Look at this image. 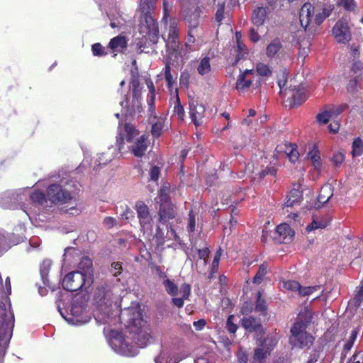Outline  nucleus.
Wrapping results in <instances>:
<instances>
[{
    "label": "nucleus",
    "mask_w": 363,
    "mask_h": 363,
    "mask_svg": "<svg viewBox=\"0 0 363 363\" xmlns=\"http://www.w3.org/2000/svg\"><path fill=\"white\" fill-rule=\"evenodd\" d=\"M78 184L72 180L62 179L57 183L51 184L46 194L40 191L29 194L30 199L35 205L47 208L53 204H63L72 199V194L79 190Z\"/></svg>",
    "instance_id": "1"
},
{
    "label": "nucleus",
    "mask_w": 363,
    "mask_h": 363,
    "mask_svg": "<svg viewBox=\"0 0 363 363\" xmlns=\"http://www.w3.org/2000/svg\"><path fill=\"white\" fill-rule=\"evenodd\" d=\"M139 134V131L130 123L119 125L116 136L118 152L130 150L135 157H141L147 150L149 140L147 135Z\"/></svg>",
    "instance_id": "2"
},
{
    "label": "nucleus",
    "mask_w": 363,
    "mask_h": 363,
    "mask_svg": "<svg viewBox=\"0 0 363 363\" xmlns=\"http://www.w3.org/2000/svg\"><path fill=\"white\" fill-rule=\"evenodd\" d=\"M155 1L156 0H140V9L143 14L140 33L143 37L138 43V47L140 52H147L148 51H145V49L157 42L159 29L157 24L152 16Z\"/></svg>",
    "instance_id": "3"
},
{
    "label": "nucleus",
    "mask_w": 363,
    "mask_h": 363,
    "mask_svg": "<svg viewBox=\"0 0 363 363\" xmlns=\"http://www.w3.org/2000/svg\"><path fill=\"white\" fill-rule=\"evenodd\" d=\"M131 314L128 318V329L131 338L140 347H145L150 343L151 339V331L146 321L141 317L136 308L125 309L122 316Z\"/></svg>",
    "instance_id": "4"
},
{
    "label": "nucleus",
    "mask_w": 363,
    "mask_h": 363,
    "mask_svg": "<svg viewBox=\"0 0 363 363\" xmlns=\"http://www.w3.org/2000/svg\"><path fill=\"white\" fill-rule=\"evenodd\" d=\"M115 287L109 283L101 284L97 288L94 295V300L99 308L96 314L95 320L100 324L109 323L110 307L114 298Z\"/></svg>",
    "instance_id": "5"
},
{
    "label": "nucleus",
    "mask_w": 363,
    "mask_h": 363,
    "mask_svg": "<svg viewBox=\"0 0 363 363\" xmlns=\"http://www.w3.org/2000/svg\"><path fill=\"white\" fill-rule=\"evenodd\" d=\"M9 306L0 302V352H5L9 342L12 336L14 325V316Z\"/></svg>",
    "instance_id": "6"
},
{
    "label": "nucleus",
    "mask_w": 363,
    "mask_h": 363,
    "mask_svg": "<svg viewBox=\"0 0 363 363\" xmlns=\"http://www.w3.org/2000/svg\"><path fill=\"white\" fill-rule=\"evenodd\" d=\"M130 87L132 89L133 94L131 101L127 99L121 101L122 112L125 116H133L140 113L142 110L141 91L139 88V82L138 79H133L130 82Z\"/></svg>",
    "instance_id": "7"
},
{
    "label": "nucleus",
    "mask_w": 363,
    "mask_h": 363,
    "mask_svg": "<svg viewBox=\"0 0 363 363\" xmlns=\"http://www.w3.org/2000/svg\"><path fill=\"white\" fill-rule=\"evenodd\" d=\"M306 329L299 326L298 324H293L290 330L291 336L289 337V343L292 347L309 348L313 345L315 337L308 333Z\"/></svg>",
    "instance_id": "8"
},
{
    "label": "nucleus",
    "mask_w": 363,
    "mask_h": 363,
    "mask_svg": "<svg viewBox=\"0 0 363 363\" xmlns=\"http://www.w3.org/2000/svg\"><path fill=\"white\" fill-rule=\"evenodd\" d=\"M86 277L76 271L67 274L62 281L64 289L69 291H77L80 289L87 291L93 283L87 284Z\"/></svg>",
    "instance_id": "9"
},
{
    "label": "nucleus",
    "mask_w": 363,
    "mask_h": 363,
    "mask_svg": "<svg viewBox=\"0 0 363 363\" xmlns=\"http://www.w3.org/2000/svg\"><path fill=\"white\" fill-rule=\"evenodd\" d=\"M59 311L64 319L69 324L81 325L88 323L90 318L86 315L82 305L73 303L69 312H63L60 308Z\"/></svg>",
    "instance_id": "10"
},
{
    "label": "nucleus",
    "mask_w": 363,
    "mask_h": 363,
    "mask_svg": "<svg viewBox=\"0 0 363 363\" xmlns=\"http://www.w3.org/2000/svg\"><path fill=\"white\" fill-rule=\"evenodd\" d=\"M178 26L179 21L176 18H169L167 47L169 56L174 55L175 57L180 55L179 52L176 49L178 47V40L180 35Z\"/></svg>",
    "instance_id": "11"
},
{
    "label": "nucleus",
    "mask_w": 363,
    "mask_h": 363,
    "mask_svg": "<svg viewBox=\"0 0 363 363\" xmlns=\"http://www.w3.org/2000/svg\"><path fill=\"white\" fill-rule=\"evenodd\" d=\"M28 189L6 191L0 194V206L4 208H11L16 203H21L26 196H29Z\"/></svg>",
    "instance_id": "12"
},
{
    "label": "nucleus",
    "mask_w": 363,
    "mask_h": 363,
    "mask_svg": "<svg viewBox=\"0 0 363 363\" xmlns=\"http://www.w3.org/2000/svg\"><path fill=\"white\" fill-rule=\"evenodd\" d=\"M108 342L116 353L124 356L130 355L129 345L121 333L115 330L111 331V337Z\"/></svg>",
    "instance_id": "13"
},
{
    "label": "nucleus",
    "mask_w": 363,
    "mask_h": 363,
    "mask_svg": "<svg viewBox=\"0 0 363 363\" xmlns=\"http://www.w3.org/2000/svg\"><path fill=\"white\" fill-rule=\"evenodd\" d=\"M240 324L247 332L256 333L255 337L257 341L259 340L264 334L260 318L253 316H244L240 320Z\"/></svg>",
    "instance_id": "14"
},
{
    "label": "nucleus",
    "mask_w": 363,
    "mask_h": 363,
    "mask_svg": "<svg viewBox=\"0 0 363 363\" xmlns=\"http://www.w3.org/2000/svg\"><path fill=\"white\" fill-rule=\"evenodd\" d=\"M333 33L335 40L345 44L351 40V32L347 19L342 18L338 20L333 28Z\"/></svg>",
    "instance_id": "15"
},
{
    "label": "nucleus",
    "mask_w": 363,
    "mask_h": 363,
    "mask_svg": "<svg viewBox=\"0 0 363 363\" xmlns=\"http://www.w3.org/2000/svg\"><path fill=\"white\" fill-rule=\"evenodd\" d=\"M315 9L311 3H305L299 11V20L301 26L306 30L311 25L315 24Z\"/></svg>",
    "instance_id": "16"
},
{
    "label": "nucleus",
    "mask_w": 363,
    "mask_h": 363,
    "mask_svg": "<svg viewBox=\"0 0 363 363\" xmlns=\"http://www.w3.org/2000/svg\"><path fill=\"white\" fill-rule=\"evenodd\" d=\"M255 74L253 69H246L244 71H240L235 84L236 89L240 92L244 93L249 89L252 85Z\"/></svg>",
    "instance_id": "17"
},
{
    "label": "nucleus",
    "mask_w": 363,
    "mask_h": 363,
    "mask_svg": "<svg viewBox=\"0 0 363 363\" xmlns=\"http://www.w3.org/2000/svg\"><path fill=\"white\" fill-rule=\"evenodd\" d=\"M202 13V9L200 7H196L194 11H189L184 15V21L188 30L199 31Z\"/></svg>",
    "instance_id": "18"
},
{
    "label": "nucleus",
    "mask_w": 363,
    "mask_h": 363,
    "mask_svg": "<svg viewBox=\"0 0 363 363\" xmlns=\"http://www.w3.org/2000/svg\"><path fill=\"white\" fill-rule=\"evenodd\" d=\"M206 108L203 104L191 102L189 104V116L196 126L203 124Z\"/></svg>",
    "instance_id": "19"
},
{
    "label": "nucleus",
    "mask_w": 363,
    "mask_h": 363,
    "mask_svg": "<svg viewBox=\"0 0 363 363\" xmlns=\"http://www.w3.org/2000/svg\"><path fill=\"white\" fill-rule=\"evenodd\" d=\"M76 272L81 273L86 277L87 284L94 282L93 264L91 259L89 257L82 258L78 265V269Z\"/></svg>",
    "instance_id": "20"
},
{
    "label": "nucleus",
    "mask_w": 363,
    "mask_h": 363,
    "mask_svg": "<svg viewBox=\"0 0 363 363\" xmlns=\"http://www.w3.org/2000/svg\"><path fill=\"white\" fill-rule=\"evenodd\" d=\"M334 9L335 4L328 2L324 3L320 9L315 10V25L320 26L332 14Z\"/></svg>",
    "instance_id": "21"
},
{
    "label": "nucleus",
    "mask_w": 363,
    "mask_h": 363,
    "mask_svg": "<svg viewBox=\"0 0 363 363\" xmlns=\"http://www.w3.org/2000/svg\"><path fill=\"white\" fill-rule=\"evenodd\" d=\"M135 207L140 225L144 229L150 225L151 218L149 208L143 202L137 203Z\"/></svg>",
    "instance_id": "22"
},
{
    "label": "nucleus",
    "mask_w": 363,
    "mask_h": 363,
    "mask_svg": "<svg viewBox=\"0 0 363 363\" xmlns=\"http://www.w3.org/2000/svg\"><path fill=\"white\" fill-rule=\"evenodd\" d=\"M176 213L172 203L160 204L159 221L162 224H167V222L175 217Z\"/></svg>",
    "instance_id": "23"
},
{
    "label": "nucleus",
    "mask_w": 363,
    "mask_h": 363,
    "mask_svg": "<svg viewBox=\"0 0 363 363\" xmlns=\"http://www.w3.org/2000/svg\"><path fill=\"white\" fill-rule=\"evenodd\" d=\"M270 13L271 10L267 7H257L252 13V23L257 26H262Z\"/></svg>",
    "instance_id": "24"
},
{
    "label": "nucleus",
    "mask_w": 363,
    "mask_h": 363,
    "mask_svg": "<svg viewBox=\"0 0 363 363\" xmlns=\"http://www.w3.org/2000/svg\"><path fill=\"white\" fill-rule=\"evenodd\" d=\"M184 358V356H175L172 351L164 350L155 358V362L156 363H178Z\"/></svg>",
    "instance_id": "25"
},
{
    "label": "nucleus",
    "mask_w": 363,
    "mask_h": 363,
    "mask_svg": "<svg viewBox=\"0 0 363 363\" xmlns=\"http://www.w3.org/2000/svg\"><path fill=\"white\" fill-rule=\"evenodd\" d=\"M332 196V186L330 184L323 186L320 189V194L318 196L317 202H315L314 205V208H320L323 206V204L327 203Z\"/></svg>",
    "instance_id": "26"
},
{
    "label": "nucleus",
    "mask_w": 363,
    "mask_h": 363,
    "mask_svg": "<svg viewBox=\"0 0 363 363\" xmlns=\"http://www.w3.org/2000/svg\"><path fill=\"white\" fill-rule=\"evenodd\" d=\"M262 337H261L257 342H259L260 346L264 347L271 352L277 345L279 340V333L275 331L274 333L268 334L262 340Z\"/></svg>",
    "instance_id": "27"
},
{
    "label": "nucleus",
    "mask_w": 363,
    "mask_h": 363,
    "mask_svg": "<svg viewBox=\"0 0 363 363\" xmlns=\"http://www.w3.org/2000/svg\"><path fill=\"white\" fill-rule=\"evenodd\" d=\"M312 319V311L307 308H304L299 312L297 320L294 324H298L299 326L307 328L311 325Z\"/></svg>",
    "instance_id": "28"
},
{
    "label": "nucleus",
    "mask_w": 363,
    "mask_h": 363,
    "mask_svg": "<svg viewBox=\"0 0 363 363\" xmlns=\"http://www.w3.org/2000/svg\"><path fill=\"white\" fill-rule=\"evenodd\" d=\"M199 31L188 30L185 48L187 52L199 50L200 46L197 43L196 37H199Z\"/></svg>",
    "instance_id": "29"
},
{
    "label": "nucleus",
    "mask_w": 363,
    "mask_h": 363,
    "mask_svg": "<svg viewBox=\"0 0 363 363\" xmlns=\"http://www.w3.org/2000/svg\"><path fill=\"white\" fill-rule=\"evenodd\" d=\"M291 104L293 106H299L308 98V92L303 86H298L294 90Z\"/></svg>",
    "instance_id": "30"
},
{
    "label": "nucleus",
    "mask_w": 363,
    "mask_h": 363,
    "mask_svg": "<svg viewBox=\"0 0 363 363\" xmlns=\"http://www.w3.org/2000/svg\"><path fill=\"white\" fill-rule=\"evenodd\" d=\"M118 152V150L116 152V149L113 147L108 148L107 152H103L99 158L95 160V166L101 167L106 165L108 162H111L113 158L116 157Z\"/></svg>",
    "instance_id": "31"
},
{
    "label": "nucleus",
    "mask_w": 363,
    "mask_h": 363,
    "mask_svg": "<svg viewBox=\"0 0 363 363\" xmlns=\"http://www.w3.org/2000/svg\"><path fill=\"white\" fill-rule=\"evenodd\" d=\"M303 199V193L301 190L294 188L289 194L285 203L286 207H294L300 204Z\"/></svg>",
    "instance_id": "32"
},
{
    "label": "nucleus",
    "mask_w": 363,
    "mask_h": 363,
    "mask_svg": "<svg viewBox=\"0 0 363 363\" xmlns=\"http://www.w3.org/2000/svg\"><path fill=\"white\" fill-rule=\"evenodd\" d=\"M282 49V43L279 38H275L267 45L266 48V55L270 58L273 59Z\"/></svg>",
    "instance_id": "33"
},
{
    "label": "nucleus",
    "mask_w": 363,
    "mask_h": 363,
    "mask_svg": "<svg viewBox=\"0 0 363 363\" xmlns=\"http://www.w3.org/2000/svg\"><path fill=\"white\" fill-rule=\"evenodd\" d=\"M113 52H120L127 46V41L124 36H116L112 38L108 44Z\"/></svg>",
    "instance_id": "34"
},
{
    "label": "nucleus",
    "mask_w": 363,
    "mask_h": 363,
    "mask_svg": "<svg viewBox=\"0 0 363 363\" xmlns=\"http://www.w3.org/2000/svg\"><path fill=\"white\" fill-rule=\"evenodd\" d=\"M210 61L211 59L208 56H206L200 60L197 67V72L200 75L204 76L206 74H208L211 72V66Z\"/></svg>",
    "instance_id": "35"
},
{
    "label": "nucleus",
    "mask_w": 363,
    "mask_h": 363,
    "mask_svg": "<svg viewBox=\"0 0 363 363\" xmlns=\"http://www.w3.org/2000/svg\"><path fill=\"white\" fill-rule=\"evenodd\" d=\"M52 262L50 259H45L40 265V273L45 286H49L48 274Z\"/></svg>",
    "instance_id": "36"
},
{
    "label": "nucleus",
    "mask_w": 363,
    "mask_h": 363,
    "mask_svg": "<svg viewBox=\"0 0 363 363\" xmlns=\"http://www.w3.org/2000/svg\"><path fill=\"white\" fill-rule=\"evenodd\" d=\"M168 58L169 60L166 63L164 72L167 87L171 91L172 89L173 88V84L175 83V77H174V76L171 74L170 65L172 64L171 62L172 56H168Z\"/></svg>",
    "instance_id": "37"
},
{
    "label": "nucleus",
    "mask_w": 363,
    "mask_h": 363,
    "mask_svg": "<svg viewBox=\"0 0 363 363\" xmlns=\"http://www.w3.org/2000/svg\"><path fill=\"white\" fill-rule=\"evenodd\" d=\"M170 186L169 184H164L159 190L158 199L160 204L170 203L169 201Z\"/></svg>",
    "instance_id": "38"
},
{
    "label": "nucleus",
    "mask_w": 363,
    "mask_h": 363,
    "mask_svg": "<svg viewBox=\"0 0 363 363\" xmlns=\"http://www.w3.org/2000/svg\"><path fill=\"white\" fill-rule=\"evenodd\" d=\"M308 157L313 162L315 169H319L321 165L319 151L316 145H313L308 154Z\"/></svg>",
    "instance_id": "39"
},
{
    "label": "nucleus",
    "mask_w": 363,
    "mask_h": 363,
    "mask_svg": "<svg viewBox=\"0 0 363 363\" xmlns=\"http://www.w3.org/2000/svg\"><path fill=\"white\" fill-rule=\"evenodd\" d=\"M329 221L327 219H318L313 217V221L307 226L306 230L308 232H311L317 229H323L327 227Z\"/></svg>",
    "instance_id": "40"
},
{
    "label": "nucleus",
    "mask_w": 363,
    "mask_h": 363,
    "mask_svg": "<svg viewBox=\"0 0 363 363\" xmlns=\"http://www.w3.org/2000/svg\"><path fill=\"white\" fill-rule=\"evenodd\" d=\"M270 353L271 352H269V350L260 346L259 344V347L255 350L253 357L254 360L256 362H262L270 354Z\"/></svg>",
    "instance_id": "41"
},
{
    "label": "nucleus",
    "mask_w": 363,
    "mask_h": 363,
    "mask_svg": "<svg viewBox=\"0 0 363 363\" xmlns=\"http://www.w3.org/2000/svg\"><path fill=\"white\" fill-rule=\"evenodd\" d=\"M255 310L265 315L267 311V304L266 301L262 298L261 292H258L256 296V304Z\"/></svg>",
    "instance_id": "42"
},
{
    "label": "nucleus",
    "mask_w": 363,
    "mask_h": 363,
    "mask_svg": "<svg viewBox=\"0 0 363 363\" xmlns=\"http://www.w3.org/2000/svg\"><path fill=\"white\" fill-rule=\"evenodd\" d=\"M276 230L280 236H283L284 239H286L288 236L292 237L294 235V232L291 227L286 223L279 225L277 227Z\"/></svg>",
    "instance_id": "43"
},
{
    "label": "nucleus",
    "mask_w": 363,
    "mask_h": 363,
    "mask_svg": "<svg viewBox=\"0 0 363 363\" xmlns=\"http://www.w3.org/2000/svg\"><path fill=\"white\" fill-rule=\"evenodd\" d=\"M166 292L172 296H175L178 294V286L170 279H166L163 281Z\"/></svg>",
    "instance_id": "44"
},
{
    "label": "nucleus",
    "mask_w": 363,
    "mask_h": 363,
    "mask_svg": "<svg viewBox=\"0 0 363 363\" xmlns=\"http://www.w3.org/2000/svg\"><path fill=\"white\" fill-rule=\"evenodd\" d=\"M267 272V266L266 264L263 263L259 266L257 272L256 273L255 276L252 279V282L256 284H259L262 281Z\"/></svg>",
    "instance_id": "45"
},
{
    "label": "nucleus",
    "mask_w": 363,
    "mask_h": 363,
    "mask_svg": "<svg viewBox=\"0 0 363 363\" xmlns=\"http://www.w3.org/2000/svg\"><path fill=\"white\" fill-rule=\"evenodd\" d=\"M363 153V140L357 138L352 143V154L353 157L360 156Z\"/></svg>",
    "instance_id": "46"
},
{
    "label": "nucleus",
    "mask_w": 363,
    "mask_h": 363,
    "mask_svg": "<svg viewBox=\"0 0 363 363\" xmlns=\"http://www.w3.org/2000/svg\"><path fill=\"white\" fill-rule=\"evenodd\" d=\"M257 73L262 77H269L272 74V71L271 67L264 63L259 62L256 65Z\"/></svg>",
    "instance_id": "47"
},
{
    "label": "nucleus",
    "mask_w": 363,
    "mask_h": 363,
    "mask_svg": "<svg viewBox=\"0 0 363 363\" xmlns=\"http://www.w3.org/2000/svg\"><path fill=\"white\" fill-rule=\"evenodd\" d=\"M164 128V120L162 118H158L152 125V135L158 138L162 134Z\"/></svg>",
    "instance_id": "48"
},
{
    "label": "nucleus",
    "mask_w": 363,
    "mask_h": 363,
    "mask_svg": "<svg viewBox=\"0 0 363 363\" xmlns=\"http://www.w3.org/2000/svg\"><path fill=\"white\" fill-rule=\"evenodd\" d=\"M333 116V115L330 109L328 111H323L317 115L316 120L318 123L325 125L328 123Z\"/></svg>",
    "instance_id": "49"
},
{
    "label": "nucleus",
    "mask_w": 363,
    "mask_h": 363,
    "mask_svg": "<svg viewBox=\"0 0 363 363\" xmlns=\"http://www.w3.org/2000/svg\"><path fill=\"white\" fill-rule=\"evenodd\" d=\"M320 286L319 285L312 286H302L300 285V289L298 290V294L301 296H306L312 294L313 292L319 290Z\"/></svg>",
    "instance_id": "50"
},
{
    "label": "nucleus",
    "mask_w": 363,
    "mask_h": 363,
    "mask_svg": "<svg viewBox=\"0 0 363 363\" xmlns=\"http://www.w3.org/2000/svg\"><path fill=\"white\" fill-rule=\"evenodd\" d=\"M236 52L238 60L244 58L247 55V49L242 41L236 42Z\"/></svg>",
    "instance_id": "51"
},
{
    "label": "nucleus",
    "mask_w": 363,
    "mask_h": 363,
    "mask_svg": "<svg viewBox=\"0 0 363 363\" xmlns=\"http://www.w3.org/2000/svg\"><path fill=\"white\" fill-rule=\"evenodd\" d=\"M362 69L363 64L360 61H354L352 63L351 72L355 75V77L362 78Z\"/></svg>",
    "instance_id": "52"
},
{
    "label": "nucleus",
    "mask_w": 363,
    "mask_h": 363,
    "mask_svg": "<svg viewBox=\"0 0 363 363\" xmlns=\"http://www.w3.org/2000/svg\"><path fill=\"white\" fill-rule=\"evenodd\" d=\"M300 284L296 281L289 280L283 282V287L289 291H297L300 289Z\"/></svg>",
    "instance_id": "53"
},
{
    "label": "nucleus",
    "mask_w": 363,
    "mask_h": 363,
    "mask_svg": "<svg viewBox=\"0 0 363 363\" xmlns=\"http://www.w3.org/2000/svg\"><path fill=\"white\" fill-rule=\"evenodd\" d=\"M345 158V154L342 152L337 151L334 152L331 161L334 165L338 167L344 162Z\"/></svg>",
    "instance_id": "54"
},
{
    "label": "nucleus",
    "mask_w": 363,
    "mask_h": 363,
    "mask_svg": "<svg viewBox=\"0 0 363 363\" xmlns=\"http://www.w3.org/2000/svg\"><path fill=\"white\" fill-rule=\"evenodd\" d=\"M91 51L94 56L100 57L107 54L105 51V48L99 43L92 45Z\"/></svg>",
    "instance_id": "55"
},
{
    "label": "nucleus",
    "mask_w": 363,
    "mask_h": 363,
    "mask_svg": "<svg viewBox=\"0 0 363 363\" xmlns=\"http://www.w3.org/2000/svg\"><path fill=\"white\" fill-rule=\"evenodd\" d=\"M234 315H230L226 321V328L233 334H235L238 330V325L234 323Z\"/></svg>",
    "instance_id": "56"
},
{
    "label": "nucleus",
    "mask_w": 363,
    "mask_h": 363,
    "mask_svg": "<svg viewBox=\"0 0 363 363\" xmlns=\"http://www.w3.org/2000/svg\"><path fill=\"white\" fill-rule=\"evenodd\" d=\"M10 247L11 245L9 243L6 236L0 233V256Z\"/></svg>",
    "instance_id": "57"
},
{
    "label": "nucleus",
    "mask_w": 363,
    "mask_h": 363,
    "mask_svg": "<svg viewBox=\"0 0 363 363\" xmlns=\"http://www.w3.org/2000/svg\"><path fill=\"white\" fill-rule=\"evenodd\" d=\"M353 301L356 307L359 306L361 303L363 301V282L362 283V285L357 288V294L354 297Z\"/></svg>",
    "instance_id": "58"
},
{
    "label": "nucleus",
    "mask_w": 363,
    "mask_h": 363,
    "mask_svg": "<svg viewBox=\"0 0 363 363\" xmlns=\"http://www.w3.org/2000/svg\"><path fill=\"white\" fill-rule=\"evenodd\" d=\"M150 181L157 182L160 176V168L157 166H153L150 168L149 172Z\"/></svg>",
    "instance_id": "59"
},
{
    "label": "nucleus",
    "mask_w": 363,
    "mask_h": 363,
    "mask_svg": "<svg viewBox=\"0 0 363 363\" xmlns=\"http://www.w3.org/2000/svg\"><path fill=\"white\" fill-rule=\"evenodd\" d=\"M147 88L149 89V92H150V95H149L150 99H148V104H149L150 106L151 107L154 104L155 100V89L153 83L151 81L147 82Z\"/></svg>",
    "instance_id": "60"
},
{
    "label": "nucleus",
    "mask_w": 363,
    "mask_h": 363,
    "mask_svg": "<svg viewBox=\"0 0 363 363\" xmlns=\"http://www.w3.org/2000/svg\"><path fill=\"white\" fill-rule=\"evenodd\" d=\"M337 4L347 11H353L356 6L354 0H339Z\"/></svg>",
    "instance_id": "61"
},
{
    "label": "nucleus",
    "mask_w": 363,
    "mask_h": 363,
    "mask_svg": "<svg viewBox=\"0 0 363 363\" xmlns=\"http://www.w3.org/2000/svg\"><path fill=\"white\" fill-rule=\"evenodd\" d=\"M196 227V220H195V214L193 211H190L189 213V220L187 225L188 231L191 233L195 230Z\"/></svg>",
    "instance_id": "62"
},
{
    "label": "nucleus",
    "mask_w": 363,
    "mask_h": 363,
    "mask_svg": "<svg viewBox=\"0 0 363 363\" xmlns=\"http://www.w3.org/2000/svg\"><path fill=\"white\" fill-rule=\"evenodd\" d=\"M362 78L354 77L350 79L347 85V89L350 92H354L357 90L359 81Z\"/></svg>",
    "instance_id": "63"
},
{
    "label": "nucleus",
    "mask_w": 363,
    "mask_h": 363,
    "mask_svg": "<svg viewBox=\"0 0 363 363\" xmlns=\"http://www.w3.org/2000/svg\"><path fill=\"white\" fill-rule=\"evenodd\" d=\"M225 6L224 4H218L216 13V21L220 25L224 19Z\"/></svg>",
    "instance_id": "64"
}]
</instances>
